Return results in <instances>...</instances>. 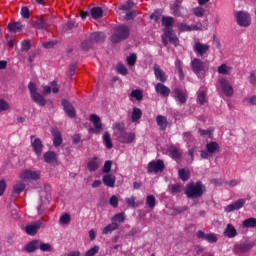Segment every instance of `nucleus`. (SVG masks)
Returning a JSON list of instances; mask_svg holds the SVG:
<instances>
[{
	"label": "nucleus",
	"mask_w": 256,
	"mask_h": 256,
	"mask_svg": "<svg viewBox=\"0 0 256 256\" xmlns=\"http://www.w3.org/2000/svg\"><path fill=\"white\" fill-rule=\"evenodd\" d=\"M150 19H152V21H155L156 23L159 22V19H161V12L159 11H155L151 14Z\"/></svg>",
	"instance_id": "69168bd1"
},
{
	"label": "nucleus",
	"mask_w": 256,
	"mask_h": 256,
	"mask_svg": "<svg viewBox=\"0 0 256 256\" xmlns=\"http://www.w3.org/2000/svg\"><path fill=\"white\" fill-rule=\"evenodd\" d=\"M21 49L22 51H29V49H31V40H24L21 43Z\"/></svg>",
	"instance_id": "864d4df0"
},
{
	"label": "nucleus",
	"mask_w": 256,
	"mask_h": 256,
	"mask_svg": "<svg viewBox=\"0 0 256 256\" xmlns=\"http://www.w3.org/2000/svg\"><path fill=\"white\" fill-rule=\"evenodd\" d=\"M155 91L161 97H169L171 95V89L167 87L163 82H159L155 85Z\"/></svg>",
	"instance_id": "6ab92c4d"
},
{
	"label": "nucleus",
	"mask_w": 256,
	"mask_h": 256,
	"mask_svg": "<svg viewBox=\"0 0 256 256\" xmlns=\"http://www.w3.org/2000/svg\"><path fill=\"white\" fill-rule=\"evenodd\" d=\"M28 89L30 91V97L32 101L36 103V105H38L39 107H45V105H47V100L45 99V97H43L41 93L37 92V86L35 85V83L30 82L28 84Z\"/></svg>",
	"instance_id": "7ed1b4c3"
},
{
	"label": "nucleus",
	"mask_w": 256,
	"mask_h": 256,
	"mask_svg": "<svg viewBox=\"0 0 256 256\" xmlns=\"http://www.w3.org/2000/svg\"><path fill=\"white\" fill-rule=\"evenodd\" d=\"M246 200L245 199H239L232 204H229L224 208V211L226 213H233V211H239V209H242V207H245Z\"/></svg>",
	"instance_id": "4468645a"
},
{
	"label": "nucleus",
	"mask_w": 256,
	"mask_h": 256,
	"mask_svg": "<svg viewBox=\"0 0 256 256\" xmlns=\"http://www.w3.org/2000/svg\"><path fill=\"white\" fill-rule=\"evenodd\" d=\"M41 175L37 171L33 170H23L19 174V178L22 179V181H37Z\"/></svg>",
	"instance_id": "1a4fd4ad"
},
{
	"label": "nucleus",
	"mask_w": 256,
	"mask_h": 256,
	"mask_svg": "<svg viewBox=\"0 0 256 256\" xmlns=\"http://www.w3.org/2000/svg\"><path fill=\"white\" fill-rule=\"evenodd\" d=\"M147 171L148 173H161L165 171V162L161 159L153 160L148 163Z\"/></svg>",
	"instance_id": "0eeeda50"
},
{
	"label": "nucleus",
	"mask_w": 256,
	"mask_h": 256,
	"mask_svg": "<svg viewBox=\"0 0 256 256\" xmlns=\"http://www.w3.org/2000/svg\"><path fill=\"white\" fill-rule=\"evenodd\" d=\"M141 117H143V111L140 108L134 107L131 115L132 123H137Z\"/></svg>",
	"instance_id": "c756f323"
},
{
	"label": "nucleus",
	"mask_w": 256,
	"mask_h": 256,
	"mask_svg": "<svg viewBox=\"0 0 256 256\" xmlns=\"http://www.w3.org/2000/svg\"><path fill=\"white\" fill-rule=\"evenodd\" d=\"M230 71H231V67L227 66V64H221L218 67L219 75H229Z\"/></svg>",
	"instance_id": "37998d69"
},
{
	"label": "nucleus",
	"mask_w": 256,
	"mask_h": 256,
	"mask_svg": "<svg viewBox=\"0 0 256 256\" xmlns=\"http://www.w3.org/2000/svg\"><path fill=\"white\" fill-rule=\"evenodd\" d=\"M173 21V17L171 16L162 17V25L163 27H165L164 33H166L167 35H169L171 31H173Z\"/></svg>",
	"instance_id": "4be33fe9"
},
{
	"label": "nucleus",
	"mask_w": 256,
	"mask_h": 256,
	"mask_svg": "<svg viewBox=\"0 0 256 256\" xmlns=\"http://www.w3.org/2000/svg\"><path fill=\"white\" fill-rule=\"evenodd\" d=\"M242 225L246 229H255V227H256V218H248V219L243 221Z\"/></svg>",
	"instance_id": "72a5a7b5"
},
{
	"label": "nucleus",
	"mask_w": 256,
	"mask_h": 256,
	"mask_svg": "<svg viewBox=\"0 0 256 256\" xmlns=\"http://www.w3.org/2000/svg\"><path fill=\"white\" fill-rule=\"evenodd\" d=\"M205 101H207V92L205 91H198V95H197V102L200 105H205Z\"/></svg>",
	"instance_id": "79ce46f5"
},
{
	"label": "nucleus",
	"mask_w": 256,
	"mask_h": 256,
	"mask_svg": "<svg viewBox=\"0 0 256 256\" xmlns=\"http://www.w3.org/2000/svg\"><path fill=\"white\" fill-rule=\"evenodd\" d=\"M129 27L125 25H119L115 28L114 34L111 36L112 43H121L129 37Z\"/></svg>",
	"instance_id": "f03ea898"
},
{
	"label": "nucleus",
	"mask_w": 256,
	"mask_h": 256,
	"mask_svg": "<svg viewBox=\"0 0 256 256\" xmlns=\"http://www.w3.org/2000/svg\"><path fill=\"white\" fill-rule=\"evenodd\" d=\"M103 141L107 149H113V142L111 141V134H109V132L104 133Z\"/></svg>",
	"instance_id": "4c0bfd02"
},
{
	"label": "nucleus",
	"mask_w": 256,
	"mask_h": 256,
	"mask_svg": "<svg viewBox=\"0 0 256 256\" xmlns=\"http://www.w3.org/2000/svg\"><path fill=\"white\" fill-rule=\"evenodd\" d=\"M220 87L226 97H233L235 91L233 90V86L227 81L225 78H221L219 80Z\"/></svg>",
	"instance_id": "f8f14e48"
},
{
	"label": "nucleus",
	"mask_w": 256,
	"mask_h": 256,
	"mask_svg": "<svg viewBox=\"0 0 256 256\" xmlns=\"http://www.w3.org/2000/svg\"><path fill=\"white\" fill-rule=\"evenodd\" d=\"M173 97L180 103V105H185L187 103V94L179 88L173 90Z\"/></svg>",
	"instance_id": "412c9836"
},
{
	"label": "nucleus",
	"mask_w": 256,
	"mask_h": 256,
	"mask_svg": "<svg viewBox=\"0 0 256 256\" xmlns=\"http://www.w3.org/2000/svg\"><path fill=\"white\" fill-rule=\"evenodd\" d=\"M45 163H48L49 165H53V163H56L57 161V152L55 151H47L43 155Z\"/></svg>",
	"instance_id": "a878e982"
},
{
	"label": "nucleus",
	"mask_w": 256,
	"mask_h": 256,
	"mask_svg": "<svg viewBox=\"0 0 256 256\" xmlns=\"http://www.w3.org/2000/svg\"><path fill=\"white\" fill-rule=\"evenodd\" d=\"M113 221H117L118 223H123V221H125V213L121 212L116 214L113 217Z\"/></svg>",
	"instance_id": "bf43d9fd"
},
{
	"label": "nucleus",
	"mask_w": 256,
	"mask_h": 256,
	"mask_svg": "<svg viewBox=\"0 0 256 256\" xmlns=\"http://www.w3.org/2000/svg\"><path fill=\"white\" fill-rule=\"evenodd\" d=\"M236 23L239 27H249L251 25V15L245 11H238L234 14Z\"/></svg>",
	"instance_id": "20e7f679"
},
{
	"label": "nucleus",
	"mask_w": 256,
	"mask_h": 256,
	"mask_svg": "<svg viewBox=\"0 0 256 256\" xmlns=\"http://www.w3.org/2000/svg\"><path fill=\"white\" fill-rule=\"evenodd\" d=\"M248 81L252 87H255L256 85V75L255 72H250V75L248 76Z\"/></svg>",
	"instance_id": "0e129e2a"
},
{
	"label": "nucleus",
	"mask_w": 256,
	"mask_h": 256,
	"mask_svg": "<svg viewBox=\"0 0 256 256\" xmlns=\"http://www.w3.org/2000/svg\"><path fill=\"white\" fill-rule=\"evenodd\" d=\"M45 227V223L43 221L39 220L32 224H28L25 226V232L27 235H30L31 237L35 236L36 233H38L39 229Z\"/></svg>",
	"instance_id": "6e6552de"
},
{
	"label": "nucleus",
	"mask_w": 256,
	"mask_h": 256,
	"mask_svg": "<svg viewBox=\"0 0 256 256\" xmlns=\"http://www.w3.org/2000/svg\"><path fill=\"white\" fill-rule=\"evenodd\" d=\"M169 153L172 157V159H179L181 157V152L176 147H172L169 149Z\"/></svg>",
	"instance_id": "49530a36"
},
{
	"label": "nucleus",
	"mask_w": 256,
	"mask_h": 256,
	"mask_svg": "<svg viewBox=\"0 0 256 256\" xmlns=\"http://www.w3.org/2000/svg\"><path fill=\"white\" fill-rule=\"evenodd\" d=\"M206 150H208V153H210V155L217 153V151H219V143L214 141L207 143Z\"/></svg>",
	"instance_id": "473e14b6"
},
{
	"label": "nucleus",
	"mask_w": 256,
	"mask_h": 256,
	"mask_svg": "<svg viewBox=\"0 0 256 256\" xmlns=\"http://www.w3.org/2000/svg\"><path fill=\"white\" fill-rule=\"evenodd\" d=\"M126 61L130 67H133L137 63V54L132 53L130 56H127Z\"/></svg>",
	"instance_id": "de8ad7c7"
},
{
	"label": "nucleus",
	"mask_w": 256,
	"mask_h": 256,
	"mask_svg": "<svg viewBox=\"0 0 256 256\" xmlns=\"http://www.w3.org/2000/svg\"><path fill=\"white\" fill-rule=\"evenodd\" d=\"M31 25L34 29H38L40 31H47V29H49V23L45 16H35L31 20Z\"/></svg>",
	"instance_id": "39448f33"
},
{
	"label": "nucleus",
	"mask_w": 256,
	"mask_h": 256,
	"mask_svg": "<svg viewBox=\"0 0 256 256\" xmlns=\"http://www.w3.org/2000/svg\"><path fill=\"white\" fill-rule=\"evenodd\" d=\"M38 249L44 251V252H49L51 251L53 248L51 246V244L49 243H43V242H40L39 241V246H38Z\"/></svg>",
	"instance_id": "09e8293b"
},
{
	"label": "nucleus",
	"mask_w": 256,
	"mask_h": 256,
	"mask_svg": "<svg viewBox=\"0 0 256 256\" xmlns=\"http://www.w3.org/2000/svg\"><path fill=\"white\" fill-rule=\"evenodd\" d=\"M206 191L207 187H205L204 183L197 181L187 184L184 193L188 199H199V197H203V193Z\"/></svg>",
	"instance_id": "f257e3e1"
},
{
	"label": "nucleus",
	"mask_w": 256,
	"mask_h": 256,
	"mask_svg": "<svg viewBox=\"0 0 256 256\" xmlns=\"http://www.w3.org/2000/svg\"><path fill=\"white\" fill-rule=\"evenodd\" d=\"M61 103L65 113L68 115V117L73 119L77 115L75 107H73V105H71L67 99H62Z\"/></svg>",
	"instance_id": "a211bd4d"
},
{
	"label": "nucleus",
	"mask_w": 256,
	"mask_h": 256,
	"mask_svg": "<svg viewBox=\"0 0 256 256\" xmlns=\"http://www.w3.org/2000/svg\"><path fill=\"white\" fill-rule=\"evenodd\" d=\"M153 69H154L155 79L157 81H160V83H165L167 81V74H165V71H163V69H161V66H159V64L155 63L153 65Z\"/></svg>",
	"instance_id": "2eb2a0df"
},
{
	"label": "nucleus",
	"mask_w": 256,
	"mask_h": 256,
	"mask_svg": "<svg viewBox=\"0 0 256 256\" xmlns=\"http://www.w3.org/2000/svg\"><path fill=\"white\" fill-rule=\"evenodd\" d=\"M97 253H99V246H94L89 249L84 256H95Z\"/></svg>",
	"instance_id": "5fc2aeb1"
},
{
	"label": "nucleus",
	"mask_w": 256,
	"mask_h": 256,
	"mask_svg": "<svg viewBox=\"0 0 256 256\" xmlns=\"http://www.w3.org/2000/svg\"><path fill=\"white\" fill-rule=\"evenodd\" d=\"M115 181L116 178L115 176L111 175V174H106L102 177V182L106 187H115Z\"/></svg>",
	"instance_id": "bb28decb"
},
{
	"label": "nucleus",
	"mask_w": 256,
	"mask_h": 256,
	"mask_svg": "<svg viewBox=\"0 0 256 256\" xmlns=\"http://www.w3.org/2000/svg\"><path fill=\"white\" fill-rule=\"evenodd\" d=\"M109 203L111 207H114V209H117V207H119V198L116 195H113L110 197Z\"/></svg>",
	"instance_id": "8fccbe9b"
},
{
	"label": "nucleus",
	"mask_w": 256,
	"mask_h": 256,
	"mask_svg": "<svg viewBox=\"0 0 256 256\" xmlns=\"http://www.w3.org/2000/svg\"><path fill=\"white\" fill-rule=\"evenodd\" d=\"M131 97L136 99V101H142V99H143V91H141L139 89L132 90Z\"/></svg>",
	"instance_id": "a18cd8bd"
},
{
	"label": "nucleus",
	"mask_w": 256,
	"mask_h": 256,
	"mask_svg": "<svg viewBox=\"0 0 256 256\" xmlns=\"http://www.w3.org/2000/svg\"><path fill=\"white\" fill-rule=\"evenodd\" d=\"M164 35L167 39H169V41L172 43V45H175V47H177V45H179V38H177V35H175L173 33V30H171L169 34L164 33Z\"/></svg>",
	"instance_id": "c9c22d12"
},
{
	"label": "nucleus",
	"mask_w": 256,
	"mask_h": 256,
	"mask_svg": "<svg viewBox=\"0 0 256 256\" xmlns=\"http://www.w3.org/2000/svg\"><path fill=\"white\" fill-rule=\"evenodd\" d=\"M225 237H228V239H233V237H237V229H235V226L232 224H228L225 231H224Z\"/></svg>",
	"instance_id": "c85d7f7f"
},
{
	"label": "nucleus",
	"mask_w": 256,
	"mask_h": 256,
	"mask_svg": "<svg viewBox=\"0 0 256 256\" xmlns=\"http://www.w3.org/2000/svg\"><path fill=\"white\" fill-rule=\"evenodd\" d=\"M90 14L92 19H101V17H103V8L93 7L90 10Z\"/></svg>",
	"instance_id": "7c9ffc66"
},
{
	"label": "nucleus",
	"mask_w": 256,
	"mask_h": 256,
	"mask_svg": "<svg viewBox=\"0 0 256 256\" xmlns=\"http://www.w3.org/2000/svg\"><path fill=\"white\" fill-rule=\"evenodd\" d=\"M244 103H248V105H256V96H251L250 98H245Z\"/></svg>",
	"instance_id": "774afa93"
},
{
	"label": "nucleus",
	"mask_w": 256,
	"mask_h": 256,
	"mask_svg": "<svg viewBox=\"0 0 256 256\" xmlns=\"http://www.w3.org/2000/svg\"><path fill=\"white\" fill-rule=\"evenodd\" d=\"M95 45L91 42V40L88 38L81 43V49L82 51H91Z\"/></svg>",
	"instance_id": "58836bf2"
},
{
	"label": "nucleus",
	"mask_w": 256,
	"mask_h": 256,
	"mask_svg": "<svg viewBox=\"0 0 256 256\" xmlns=\"http://www.w3.org/2000/svg\"><path fill=\"white\" fill-rule=\"evenodd\" d=\"M21 15L24 19H29L31 17V14L29 12V8L28 7H22L21 8Z\"/></svg>",
	"instance_id": "052dcab7"
},
{
	"label": "nucleus",
	"mask_w": 256,
	"mask_h": 256,
	"mask_svg": "<svg viewBox=\"0 0 256 256\" xmlns=\"http://www.w3.org/2000/svg\"><path fill=\"white\" fill-rule=\"evenodd\" d=\"M90 121H91V123H93L94 128H95L94 133L96 135H99V133H101V131H103V123H101V118L96 114H91Z\"/></svg>",
	"instance_id": "dca6fc26"
},
{
	"label": "nucleus",
	"mask_w": 256,
	"mask_h": 256,
	"mask_svg": "<svg viewBox=\"0 0 256 256\" xmlns=\"http://www.w3.org/2000/svg\"><path fill=\"white\" fill-rule=\"evenodd\" d=\"M117 72H118L120 75H128L129 70H127V67H125V65H123V64H118V65H117Z\"/></svg>",
	"instance_id": "3c124183"
},
{
	"label": "nucleus",
	"mask_w": 256,
	"mask_h": 256,
	"mask_svg": "<svg viewBox=\"0 0 256 256\" xmlns=\"http://www.w3.org/2000/svg\"><path fill=\"white\" fill-rule=\"evenodd\" d=\"M205 241H207L208 243H217L218 238L217 236H215V234L210 233V234H206Z\"/></svg>",
	"instance_id": "4d7b16f0"
},
{
	"label": "nucleus",
	"mask_w": 256,
	"mask_h": 256,
	"mask_svg": "<svg viewBox=\"0 0 256 256\" xmlns=\"http://www.w3.org/2000/svg\"><path fill=\"white\" fill-rule=\"evenodd\" d=\"M191 69L195 75H199V73L205 71L206 65L205 62H203L199 58H194L191 60Z\"/></svg>",
	"instance_id": "9d476101"
},
{
	"label": "nucleus",
	"mask_w": 256,
	"mask_h": 256,
	"mask_svg": "<svg viewBox=\"0 0 256 256\" xmlns=\"http://www.w3.org/2000/svg\"><path fill=\"white\" fill-rule=\"evenodd\" d=\"M255 247V241H245L240 244H235L233 253L239 255V253H249Z\"/></svg>",
	"instance_id": "423d86ee"
},
{
	"label": "nucleus",
	"mask_w": 256,
	"mask_h": 256,
	"mask_svg": "<svg viewBox=\"0 0 256 256\" xmlns=\"http://www.w3.org/2000/svg\"><path fill=\"white\" fill-rule=\"evenodd\" d=\"M59 221L61 225H69V223H71V215H69V213H64L60 216Z\"/></svg>",
	"instance_id": "c03bdc74"
},
{
	"label": "nucleus",
	"mask_w": 256,
	"mask_h": 256,
	"mask_svg": "<svg viewBox=\"0 0 256 256\" xmlns=\"http://www.w3.org/2000/svg\"><path fill=\"white\" fill-rule=\"evenodd\" d=\"M178 29H179V31H181L182 33H185V32L191 31V26H189V25H187V24L180 23V24L178 25Z\"/></svg>",
	"instance_id": "e2e57ef3"
},
{
	"label": "nucleus",
	"mask_w": 256,
	"mask_h": 256,
	"mask_svg": "<svg viewBox=\"0 0 256 256\" xmlns=\"http://www.w3.org/2000/svg\"><path fill=\"white\" fill-rule=\"evenodd\" d=\"M156 123L160 131H165L167 129V126L169 125V121H167V117L163 115L156 116Z\"/></svg>",
	"instance_id": "b1692460"
},
{
	"label": "nucleus",
	"mask_w": 256,
	"mask_h": 256,
	"mask_svg": "<svg viewBox=\"0 0 256 256\" xmlns=\"http://www.w3.org/2000/svg\"><path fill=\"white\" fill-rule=\"evenodd\" d=\"M125 202L129 207L135 208V196H131L130 198H125Z\"/></svg>",
	"instance_id": "338daca9"
},
{
	"label": "nucleus",
	"mask_w": 256,
	"mask_h": 256,
	"mask_svg": "<svg viewBox=\"0 0 256 256\" xmlns=\"http://www.w3.org/2000/svg\"><path fill=\"white\" fill-rule=\"evenodd\" d=\"M8 31H21L23 29V25H21V22H11L7 25Z\"/></svg>",
	"instance_id": "f704fd0d"
},
{
	"label": "nucleus",
	"mask_w": 256,
	"mask_h": 256,
	"mask_svg": "<svg viewBox=\"0 0 256 256\" xmlns=\"http://www.w3.org/2000/svg\"><path fill=\"white\" fill-rule=\"evenodd\" d=\"M23 191H25V183H17L13 186L12 193L14 195H20Z\"/></svg>",
	"instance_id": "a19ab883"
},
{
	"label": "nucleus",
	"mask_w": 256,
	"mask_h": 256,
	"mask_svg": "<svg viewBox=\"0 0 256 256\" xmlns=\"http://www.w3.org/2000/svg\"><path fill=\"white\" fill-rule=\"evenodd\" d=\"M178 177L181 181H189V177H191L189 171L185 170V168H181L178 170Z\"/></svg>",
	"instance_id": "e433bc0d"
},
{
	"label": "nucleus",
	"mask_w": 256,
	"mask_h": 256,
	"mask_svg": "<svg viewBox=\"0 0 256 256\" xmlns=\"http://www.w3.org/2000/svg\"><path fill=\"white\" fill-rule=\"evenodd\" d=\"M51 135L53 137V145L54 147H60L63 143V136L61 135V131L59 128L54 127L51 129Z\"/></svg>",
	"instance_id": "f3484780"
},
{
	"label": "nucleus",
	"mask_w": 256,
	"mask_h": 256,
	"mask_svg": "<svg viewBox=\"0 0 256 256\" xmlns=\"http://www.w3.org/2000/svg\"><path fill=\"white\" fill-rule=\"evenodd\" d=\"M211 49V46L209 44H203L201 42H196L193 46V50L197 53V55H200V57H203Z\"/></svg>",
	"instance_id": "aec40b11"
},
{
	"label": "nucleus",
	"mask_w": 256,
	"mask_h": 256,
	"mask_svg": "<svg viewBox=\"0 0 256 256\" xmlns=\"http://www.w3.org/2000/svg\"><path fill=\"white\" fill-rule=\"evenodd\" d=\"M88 39L92 45H97V43H103L105 41V34L103 32H93L89 35Z\"/></svg>",
	"instance_id": "5701e85b"
},
{
	"label": "nucleus",
	"mask_w": 256,
	"mask_h": 256,
	"mask_svg": "<svg viewBox=\"0 0 256 256\" xmlns=\"http://www.w3.org/2000/svg\"><path fill=\"white\" fill-rule=\"evenodd\" d=\"M32 149L37 157H41L43 153V142L34 135L30 136ZM34 139V140H33Z\"/></svg>",
	"instance_id": "9b49d317"
},
{
	"label": "nucleus",
	"mask_w": 256,
	"mask_h": 256,
	"mask_svg": "<svg viewBox=\"0 0 256 256\" xmlns=\"http://www.w3.org/2000/svg\"><path fill=\"white\" fill-rule=\"evenodd\" d=\"M193 14L196 17H203V15H205V9H203V7H196L193 9Z\"/></svg>",
	"instance_id": "603ef678"
},
{
	"label": "nucleus",
	"mask_w": 256,
	"mask_h": 256,
	"mask_svg": "<svg viewBox=\"0 0 256 256\" xmlns=\"http://www.w3.org/2000/svg\"><path fill=\"white\" fill-rule=\"evenodd\" d=\"M113 165V162L111 160H108L104 163L103 166V173H111V166Z\"/></svg>",
	"instance_id": "6e6d98bb"
},
{
	"label": "nucleus",
	"mask_w": 256,
	"mask_h": 256,
	"mask_svg": "<svg viewBox=\"0 0 256 256\" xmlns=\"http://www.w3.org/2000/svg\"><path fill=\"white\" fill-rule=\"evenodd\" d=\"M118 228L119 224H117V222H112L103 228L102 233L103 235H109V233H113V231Z\"/></svg>",
	"instance_id": "2f4dec72"
},
{
	"label": "nucleus",
	"mask_w": 256,
	"mask_h": 256,
	"mask_svg": "<svg viewBox=\"0 0 256 256\" xmlns=\"http://www.w3.org/2000/svg\"><path fill=\"white\" fill-rule=\"evenodd\" d=\"M8 109L9 103L4 99H0V113H3V111H8Z\"/></svg>",
	"instance_id": "13d9d810"
},
{
	"label": "nucleus",
	"mask_w": 256,
	"mask_h": 256,
	"mask_svg": "<svg viewBox=\"0 0 256 256\" xmlns=\"http://www.w3.org/2000/svg\"><path fill=\"white\" fill-rule=\"evenodd\" d=\"M188 209L189 207L187 206H178L174 208V213L175 215H180V213H185Z\"/></svg>",
	"instance_id": "680f3d73"
},
{
	"label": "nucleus",
	"mask_w": 256,
	"mask_h": 256,
	"mask_svg": "<svg viewBox=\"0 0 256 256\" xmlns=\"http://www.w3.org/2000/svg\"><path fill=\"white\" fill-rule=\"evenodd\" d=\"M101 165V162L99 161L98 157H93L90 161L87 163V169L91 173L97 171Z\"/></svg>",
	"instance_id": "393cba45"
},
{
	"label": "nucleus",
	"mask_w": 256,
	"mask_h": 256,
	"mask_svg": "<svg viewBox=\"0 0 256 256\" xmlns=\"http://www.w3.org/2000/svg\"><path fill=\"white\" fill-rule=\"evenodd\" d=\"M37 249H39V240H32L24 248L26 253H35Z\"/></svg>",
	"instance_id": "cd10ccee"
},
{
	"label": "nucleus",
	"mask_w": 256,
	"mask_h": 256,
	"mask_svg": "<svg viewBox=\"0 0 256 256\" xmlns=\"http://www.w3.org/2000/svg\"><path fill=\"white\" fill-rule=\"evenodd\" d=\"M118 141L125 144L133 143V141H135V134L124 130L118 133Z\"/></svg>",
	"instance_id": "ddd939ff"
},
{
	"label": "nucleus",
	"mask_w": 256,
	"mask_h": 256,
	"mask_svg": "<svg viewBox=\"0 0 256 256\" xmlns=\"http://www.w3.org/2000/svg\"><path fill=\"white\" fill-rule=\"evenodd\" d=\"M146 205H148L149 209H155V206L157 205V200L155 199L154 195H148L146 197Z\"/></svg>",
	"instance_id": "ea45409f"
}]
</instances>
